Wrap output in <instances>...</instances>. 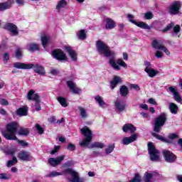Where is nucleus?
I'll return each mask as SVG.
<instances>
[{
	"label": "nucleus",
	"mask_w": 182,
	"mask_h": 182,
	"mask_svg": "<svg viewBox=\"0 0 182 182\" xmlns=\"http://www.w3.org/2000/svg\"><path fill=\"white\" fill-rule=\"evenodd\" d=\"M77 36L80 41H85V39H86L87 38L86 30L85 29L80 30L77 33Z\"/></svg>",
	"instance_id": "nucleus-37"
},
{
	"label": "nucleus",
	"mask_w": 182,
	"mask_h": 182,
	"mask_svg": "<svg viewBox=\"0 0 182 182\" xmlns=\"http://www.w3.org/2000/svg\"><path fill=\"white\" fill-rule=\"evenodd\" d=\"M57 100L63 107H68V106H69V102H68L66 98L63 97H58Z\"/></svg>",
	"instance_id": "nucleus-36"
},
{
	"label": "nucleus",
	"mask_w": 182,
	"mask_h": 182,
	"mask_svg": "<svg viewBox=\"0 0 182 182\" xmlns=\"http://www.w3.org/2000/svg\"><path fill=\"white\" fill-rule=\"evenodd\" d=\"M105 22V29H107V31H110L116 28V22L113 19L110 18H107Z\"/></svg>",
	"instance_id": "nucleus-25"
},
{
	"label": "nucleus",
	"mask_w": 182,
	"mask_h": 182,
	"mask_svg": "<svg viewBox=\"0 0 182 182\" xmlns=\"http://www.w3.org/2000/svg\"><path fill=\"white\" fill-rule=\"evenodd\" d=\"M0 105H1V106H9V102L5 98H1L0 99Z\"/></svg>",
	"instance_id": "nucleus-50"
},
{
	"label": "nucleus",
	"mask_w": 182,
	"mask_h": 182,
	"mask_svg": "<svg viewBox=\"0 0 182 182\" xmlns=\"http://www.w3.org/2000/svg\"><path fill=\"white\" fill-rule=\"evenodd\" d=\"M95 99L101 107H103V106H105V105H106V102L105 101H103V99L100 95L96 96L95 97Z\"/></svg>",
	"instance_id": "nucleus-41"
},
{
	"label": "nucleus",
	"mask_w": 182,
	"mask_h": 182,
	"mask_svg": "<svg viewBox=\"0 0 182 182\" xmlns=\"http://www.w3.org/2000/svg\"><path fill=\"white\" fill-rule=\"evenodd\" d=\"M28 50H29V52H36V50H40L39 45L31 43L28 45Z\"/></svg>",
	"instance_id": "nucleus-35"
},
{
	"label": "nucleus",
	"mask_w": 182,
	"mask_h": 182,
	"mask_svg": "<svg viewBox=\"0 0 182 182\" xmlns=\"http://www.w3.org/2000/svg\"><path fill=\"white\" fill-rule=\"evenodd\" d=\"M169 110L172 114H177L178 112V106L173 102L169 103Z\"/></svg>",
	"instance_id": "nucleus-34"
},
{
	"label": "nucleus",
	"mask_w": 182,
	"mask_h": 182,
	"mask_svg": "<svg viewBox=\"0 0 182 182\" xmlns=\"http://www.w3.org/2000/svg\"><path fill=\"white\" fill-rule=\"evenodd\" d=\"M139 107L141 109H143L144 110H147L149 109V105H147L146 104H141L139 105Z\"/></svg>",
	"instance_id": "nucleus-60"
},
{
	"label": "nucleus",
	"mask_w": 182,
	"mask_h": 182,
	"mask_svg": "<svg viewBox=\"0 0 182 182\" xmlns=\"http://www.w3.org/2000/svg\"><path fill=\"white\" fill-rule=\"evenodd\" d=\"M65 50L68 53L70 58L73 60V62L77 61V53L76 50H73V48L70 46H65L64 47Z\"/></svg>",
	"instance_id": "nucleus-17"
},
{
	"label": "nucleus",
	"mask_w": 182,
	"mask_h": 182,
	"mask_svg": "<svg viewBox=\"0 0 182 182\" xmlns=\"http://www.w3.org/2000/svg\"><path fill=\"white\" fill-rule=\"evenodd\" d=\"M148 103H150V105H157V102H156V100L153 98H149L148 100Z\"/></svg>",
	"instance_id": "nucleus-62"
},
{
	"label": "nucleus",
	"mask_w": 182,
	"mask_h": 182,
	"mask_svg": "<svg viewBox=\"0 0 182 182\" xmlns=\"http://www.w3.org/2000/svg\"><path fill=\"white\" fill-rule=\"evenodd\" d=\"M114 150V144L109 145L108 147L105 149L106 154H110Z\"/></svg>",
	"instance_id": "nucleus-46"
},
{
	"label": "nucleus",
	"mask_w": 182,
	"mask_h": 182,
	"mask_svg": "<svg viewBox=\"0 0 182 182\" xmlns=\"http://www.w3.org/2000/svg\"><path fill=\"white\" fill-rule=\"evenodd\" d=\"M80 132L81 134L85 136V138L82 139V141L80 142V146H81V147H86L90 144L92 139H93V134L87 127H84L82 128Z\"/></svg>",
	"instance_id": "nucleus-3"
},
{
	"label": "nucleus",
	"mask_w": 182,
	"mask_h": 182,
	"mask_svg": "<svg viewBox=\"0 0 182 182\" xmlns=\"http://www.w3.org/2000/svg\"><path fill=\"white\" fill-rule=\"evenodd\" d=\"M63 174H70V176H72L73 179L72 182H85L86 179L85 178H80L79 177V175L77 174V172L75 171L73 169L70 168H68L63 171Z\"/></svg>",
	"instance_id": "nucleus-9"
},
{
	"label": "nucleus",
	"mask_w": 182,
	"mask_h": 182,
	"mask_svg": "<svg viewBox=\"0 0 182 182\" xmlns=\"http://www.w3.org/2000/svg\"><path fill=\"white\" fill-rule=\"evenodd\" d=\"M14 68H16V69H32V63H19L16 62L14 64Z\"/></svg>",
	"instance_id": "nucleus-23"
},
{
	"label": "nucleus",
	"mask_w": 182,
	"mask_h": 182,
	"mask_svg": "<svg viewBox=\"0 0 182 182\" xmlns=\"http://www.w3.org/2000/svg\"><path fill=\"white\" fill-rule=\"evenodd\" d=\"M109 64L114 69V70H120V66L122 68H127V64L121 58H119L117 61L114 57L109 59Z\"/></svg>",
	"instance_id": "nucleus-8"
},
{
	"label": "nucleus",
	"mask_w": 182,
	"mask_h": 182,
	"mask_svg": "<svg viewBox=\"0 0 182 182\" xmlns=\"http://www.w3.org/2000/svg\"><path fill=\"white\" fill-rule=\"evenodd\" d=\"M62 174H63L62 173L56 172L54 171L50 173L49 177H58V176H62Z\"/></svg>",
	"instance_id": "nucleus-52"
},
{
	"label": "nucleus",
	"mask_w": 182,
	"mask_h": 182,
	"mask_svg": "<svg viewBox=\"0 0 182 182\" xmlns=\"http://www.w3.org/2000/svg\"><path fill=\"white\" fill-rule=\"evenodd\" d=\"M180 9H181V1H176L169 7L168 13L170 15H178L180 14Z\"/></svg>",
	"instance_id": "nucleus-11"
},
{
	"label": "nucleus",
	"mask_w": 182,
	"mask_h": 182,
	"mask_svg": "<svg viewBox=\"0 0 182 182\" xmlns=\"http://www.w3.org/2000/svg\"><path fill=\"white\" fill-rule=\"evenodd\" d=\"M166 122H167V114L163 112L155 119L154 132H155V133H160V132H161L162 126H164Z\"/></svg>",
	"instance_id": "nucleus-4"
},
{
	"label": "nucleus",
	"mask_w": 182,
	"mask_h": 182,
	"mask_svg": "<svg viewBox=\"0 0 182 182\" xmlns=\"http://www.w3.org/2000/svg\"><path fill=\"white\" fill-rule=\"evenodd\" d=\"M122 130L124 133H127V132H130L133 134L137 130V128L133 125V124H125L122 127Z\"/></svg>",
	"instance_id": "nucleus-24"
},
{
	"label": "nucleus",
	"mask_w": 182,
	"mask_h": 182,
	"mask_svg": "<svg viewBox=\"0 0 182 182\" xmlns=\"http://www.w3.org/2000/svg\"><path fill=\"white\" fill-rule=\"evenodd\" d=\"M78 109L80 112V116L82 119H86L87 117V114L86 113V109L82 107H78Z\"/></svg>",
	"instance_id": "nucleus-43"
},
{
	"label": "nucleus",
	"mask_w": 182,
	"mask_h": 182,
	"mask_svg": "<svg viewBox=\"0 0 182 182\" xmlns=\"http://www.w3.org/2000/svg\"><path fill=\"white\" fill-rule=\"evenodd\" d=\"M14 4L15 1L14 0L0 3V12H4V11H6V9H11L12 5Z\"/></svg>",
	"instance_id": "nucleus-21"
},
{
	"label": "nucleus",
	"mask_w": 182,
	"mask_h": 182,
	"mask_svg": "<svg viewBox=\"0 0 182 182\" xmlns=\"http://www.w3.org/2000/svg\"><path fill=\"white\" fill-rule=\"evenodd\" d=\"M155 56H156V58L160 59L161 58H163V53H161L160 51H156Z\"/></svg>",
	"instance_id": "nucleus-61"
},
{
	"label": "nucleus",
	"mask_w": 182,
	"mask_h": 182,
	"mask_svg": "<svg viewBox=\"0 0 182 182\" xmlns=\"http://www.w3.org/2000/svg\"><path fill=\"white\" fill-rule=\"evenodd\" d=\"M65 166H67V167H72V166H73V161H68L65 163Z\"/></svg>",
	"instance_id": "nucleus-63"
},
{
	"label": "nucleus",
	"mask_w": 182,
	"mask_h": 182,
	"mask_svg": "<svg viewBox=\"0 0 182 182\" xmlns=\"http://www.w3.org/2000/svg\"><path fill=\"white\" fill-rule=\"evenodd\" d=\"M91 147L92 149L97 148V149H103L105 147V144L102 142H94L92 145Z\"/></svg>",
	"instance_id": "nucleus-42"
},
{
	"label": "nucleus",
	"mask_w": 182,
	"mask_h": 182,
	"mask_svg": "<svg viewBox=\"0 0 182 182\" xmlns=\"http://www.w3.org/2000/svg\"><path fill=\"white\" fill-rule=\"evenodd\" d=\"M127 18L128 19H129V22H131L132 23H134V25H136V26L141 28V29H148V30L150 29V26L144 23V21L137 22L136 21V20H133V18H134L133 15L128 14Z\"/></svg>",
	"instance_id": "nucleus-13"
},
{
	"label": "nucleus",
	"mask_w": 182,
	"mask_h": 182,
	"mask_svg": "<svg viewBox=\"0 0 182 182\" xmlns=\"http://www.w3.org/2000/svg\"><path fill=\"white\" fill-rule=\"evenodd\" d=\"M156 176H159V173H157L156 171H152L151 173H149L146 171L144 173V181L150 182L151 181V178H153Z\"/></svg>",
	"instance_id": "nucleus-27"
},
{
	"label": "nucleus",
	"mask_w": 182,
	"mask_h": 182,
	"mask_svg": "<svg viewBox=\"0 0 182 182\" xmlns=\"http://www.w3.org/2000/svg\"><path fill=\"white\" fill-rule=\"evenodd\" d=\"M51 56L53 59H55V60H58V62H68V60H69L65 51L60 48L53 50L51 51Z\"/></svg>",
	"instance_id": "nucleus-6"
},
{
	"label": "nucleus",
	"mask_w": 182,
	"mask_h": 182,
	"mask_svg": "<svg viewBox=\"0 0 182 182\" xmlns=\"http://www.w3.org/2000/svg\"><path fill=\"white\" fill-rule=\"evenodd\" d=\"M18 163V159H16V156H13L12 160H9L7 162V167H12V166H15Z\"/></svg>",
	"instance_id": "nucleus-40"
},
{
	"label": "nucleus",
	"mask_w": 182,
	"mask_h": 182,
	"mask_svg": "<svg viewBox=\"0 0 182 182\" xmlns=\"http://www.w3.org/2000/svg\"><path fill=\"white\" fill-rule=\"evenodd\" d=\"M152 46L154 48V49H159V50H163L166 55L168 56L170 55V51L167 48L160 43H159V41L157 40H154L152 41Z\"/></svg>",
	"instance_id": "nucleus-20"
},
{
	"label": "nucleus",
	"mask_w": 182,
	"mask_h": 182,
	"mask_svg": "<svg viewBox=\"0 0 182 182\" xmlns=\"http://www.w3.org/2000/svg\"><path fill=\"white\" fill-rule=\"evenodd\" d=\"M152 136H153V137H155V139H157V140H160L163 143H167V144H171V143H173V141H171V140H168L167 138H166L159 134H156V132H153Z\"/></svg>",
	"instance_id": "nucleus-28"
},
{
	"label": "nucleus",
	"mask_w": 182,
	"mask_h": 182,
	"mask_svg": "<svg viewBox=\"0 0 182 182\" xmlns=\"http://www.w3.org/2000/svg\"><path fill=\"white\" fill-rule=\"evenodd\" d=\"M144 72L147 73L149 77H154L155 76H157V75H159V70H154L151 68H145Z\"/></svg>",
	"instance_id": "nucleus-30"
},
{
	"label": "nucleus",
	"mask_w": 182,
	"mask_h": 182,
	"mask_svg": "<svg viewBox=\"0 0 182 182\" xmlns=\"http://www.w3.org/2000/svg\"><path fill=\"white\" fill-rule=\"evenodd\" d=\"M168 139H170L171 140H174L176 139H178V135L177 134H168Z\"/></svg>",
	"instance_id": "nucleus-53"
},
{
	"label": "nucleus",
	"mask_w": 182,
	"mask_h": 182,
	"mask_svg": "<svg viewBox=\"0 0 182 182\" xmlns=\"http://www.w3.org/2000/svg\"><path fill=\"white\" fill-rule=\"evenodd\" d=\"M11 56L9 55V54L8 53H5L4 54V60H6V62H8V60H9Z\"/></svg>",
	"instance_id": "nucleus-57"
},
{
	"label": "nucleus",
	"mask_w": 182,
	"mask_h": 182,
	"mask_svg": "<svg viewBox=\"0 0 182 182\" xmlns=\"http://www.w3.org/2000/svg\"><path fill=\"white\" fill-rule=\"evenodd\" d=\"M137 140V134H134L131 135L129 137H124L122 140V144L124 146H128V144H130V143H133L134 141H136Z\"/></svg>",
	"instance_id": "nucleus-22"
},
{
	"label": "nucleus",
	"mask_w": 182,
	"mask_h": 182,
	"mask_svg": "<svg viewBox=\"0 0 182 182\" xmlns=\"http://www.w3.org/2000/svg\"><path fill=\"white\" fill-rule=\"evenodd\" d=\"M63 160H65V155H62L57 158H50L48 159V162L52 167H56V166L60 164Z\"/></svg>",
	"instance_id": "nucleus-18"
},
{
	"label": "nucleus",
	"mask_w": 182,
	"mask_h": 182,
	"mask_svg": "<svg viewBox=\"0 0 182 182\" xmlns=\"http://www.w3.org/2000/svg\"><path fill=\"white\" fill-rule=\"evenodd\" d=\"M115 105V107L117 109H118V112H124V110H126V104L121 102L119 101H116L114 102Z\"/></svg>",
	"instance_id": "nucleus-32"
},
{
	"label": "nucleus",
	"mask_w": 182,
	"mask_h": 182,
	"mask_svg": "<svg viewBox=\"0 0 182 182\" xmlns=\"http://www.w3.org/2000/svg\"><path fill=\"white\" fill-rule=\"evenodd\" d=\"M29 133H31L29 129L25 127H21L17 132V134H18V136H23L24 137L29 136Z\"/></svg>",
	"instance_id": "nucleus-33"
},
{
	"label": "nucleus",
	"mask_w": 182,
	"mask_h": 182,
	"mask_svg": "<svg viewBox=\"0 0 182 182\" xmlns=\"http://www.w3.org/2000/svg\"><path fill=\"white\" fill-rule=\"evenodd\" d=\"M173 26H174V23L171 22L168 24L166 28L162 30L163 33H166V32H168V31H171L173 29Z\"/></svg>",
	"instance_id": "nucleus-44"
},
{
	"label": "nucleus",
	"mask_w": 182,
	"mask_h": 182,
	"mask_svg": "<svg viewBox=\"0 0 182 182\" xmlns=\"http://www.w3.org/2000/svg\"><path fill=\"white\" fill-rule=\"evenodd\" d=\"M36 129L38 133V134H43L45 130L41 127L39 124H36Z\"/></svg>",
	"instance_id": "nucleus-47"
},
{
	"label": "nucleus",
	"mask_w": 182,
	"mask_h": 182,
	"mask_svg": "<svg viewBox=\"0 0 182 182\" xmlns=\"http://www.w3.org/2000/svg\"><path fill=\"white\" fill-rule=\"evenodd\" d=\"M66 6H68V2L66 1V0H60L58 1L56 6V9L58 11H60L62 8H66Z\"/></svg>",
	"instance_id": "nucleus-38"
},
{
	"label": "nucleus",
	"mask_w": 182,
	"mask_h": 182,
	"mask_svg": "<svg viewBox=\"0 0 182 182\" xmlns=\"http://www.w3.org/2000/svg\"><path fill=\"white\" fill-rule=\"evenodd\" d=\"M129 93V87L126 85H122L119 88V95L122 97H126Z\"/></svg>",
	"instance_id": "nucleus-31"
},
{
	"label": "nucleus",
	"mask_w": 182,
	"mask_h": 182,
	"mask_svg": "<svg viewBox=\"0 0 182 182\" xmlns=\"http://www.w3.org/2000/svg\"><path fill=\"white\" fill-rule=\"evenodd\" d=\"M168 90L172 93L174 100L178 103H181V95H180V92H178V90L176 89L173 86H171L168 87Z\"/></svg>",
	"instance_id": "nucleus-19"
},
{
	"label": "nucleus",
	"mask_w": 182,
	"mask_h": 182,
	"mask_svg": "<svg viewBox=\"0 0 182 182\" xmlns=\"http://www.w3.org/2000/svg\"><path fill=\"white\" fill-rule=\"evenodd\" d=\"M0 114H1L2 116H6L8 114V112H6V110H5V109L1 108Z\"/></svg>",
	"instance_id": "nucleus-59"
},
{
	"label": "nucleus",
	"mask_w": 182,
	"mask_h": 182,
	"mask_svg": "<svg viewBox=\"0 0 182 182\" xmlns=\"http://www.w3.org/2000/svg\"><path fill=\"white\" fill-rule=\"evenodd\" d=\"M27 99L28 100H31L36 102L34 106L36 107V112H39V110L42 109L41 107V96L39 95V94L35 93L34 90H30L28 92Z\"/></svg>",
	"instance_id": "nucleus-5"
},
{
	"label": "nucleus",
	"mask_w": 182,
	"mask_h": 182,
	"mask_svg": "<svg viewBox=\"0 0 182 182\" xmlns=\"http://www.w3.org/2000/svg\"><path fill=\"white\" fill-rule=\"evenodd\" d=\"M148 153L149 154L151 161H160V151L156 149V146L153 144V142L148 143Z\"/></svg>",
	"instance_id": "nucleus-7"
},
{
	"label": "nucleus",
	"mask_w": 182,
	"mask_h": 182,
	"mask_svg": "<svg viewBox=\"0 0 182 182\" xmlns=\"http://www.w3.org/2000/svg\"><path fill=\"white\" fill-rule=\"evenodd\" d=\"M16 114L19 117H22L23 116H28V107L23 106L20 108H18L16 111Z\"/></svg>",
	"instance_id": "nucleus-26"
},
{
	"label": "nucleus",
	"mask_w": 182,
	"mask_h": 182,
	"mask_svg": "<svg viewBox=\"0 0 182 182\" xmlns=\"http://www.w3.org/2000/svg\"><path fill=\"white\" fill-rule=\"evenodd\" d=\"M131 87L132 89H134V90H140V87L137 84H132Z\"/></svg>",
	"instance_id": "nucleus-58"
},
{
	"label": "nucleus",
	"mask_w": 182,
	"mask_h": 182,
	"mask_svg": "<svg viewBox=\"0 0 182 182\" xmlns=\"http://www.w3.org/2000/svg\"><path fill=\"white\" fill-rule=\"evenodd\" d=\"M15 56L17 59H21V58H22V50H21V48H18L16 50Z\"/></svg>",
	"instance_id": "nucleus-49"
},
{
	"label": "nucleus",
	"mask_w": 182,
	"mask_h": 182,
	"mask_svg": "<svg viewBox=\"0 0 182 182\" xmlns=\"http://www.w3.org/2000/svg\"><path fill=\"white\" fill-rule=\"evenodd\" d=\"M162 154L166 163H176L177 156H176V154H174L173 152L170 151L169 150H164Z\"/></svg>",
	"instance_id": "nucleus-12"
},
{
	"label": "nucleus",
	"mask_w": 182,
	"mask_h": 182,
	"mask_svg": "<svg viewBox=\"0 0 182 182\" xmlns=\"http://www.w3.org/2000/svg\"><path fill=\"white\" fill-rule=\"evenodd\" d=\"M0 180H9V177L5 173H0Z\"/></svg>",
	"instance_id": "nucleus-56"
},
{
	"label": "nucleus",
	"mask_w": 182,
	"mask_h": 182,
	"mask_svg": "<svg viewBox=\"0 0 182 182\" xmlns=\"http://www.w3.org/2000/svg\"><path fill=\"white\" fill-rule=\"evenodd\" d=\"M144 65L146 66V68H150L151 66V63L149 61H144Z\"/></svg>",
	"instance_id": "nucleus-64"
},
{
	"label": "nucleus",
	"mask_w": 182,
	"mask_h": 182,
	"mask_svg": "<svg viewBox=\"0 0 182 182\" xmlns=\"http://www.w3.org/2000/svg\"><path fill=\"white\" fill-rule=\"evenodd\" d=\"M18 159L21 160V161H32L33 160V156L31 155V153L27 151H21L18 154Z\"/></svg>",
	"instance_id": "nucleus-15"
},
{
	"label": "nucleus",
	"mask_w": 182,
	"mask_h": 182,
	"mask_svg": "<svg viewBox=\"0 0 182 182\" xmlns=\"http://www.w3.org/2000/svg\"><path fill=\"white\" fill-rule=\"evenodd\" d=\"M96 48L98 53L100 55H104L105 58H112L115 55L114 51H112L110 47L101 40L97 41Z\"/></svg>",
	"instance_id": "nucleus-2"
},
{
	"label": "nucleus",
	"mask_w": 182,
	"mask_h": 182,
	"mask_svg": "<svg viewBox=\"0 0 182 182\" xmlns=\"http://www.w3.org/2000/svg\"><path fill=\"white\" fill-rule=\"evenodd\" d=\"M67 149L70 151H75L76 150V146L72 143L68 144Z\"/></svg>",
	"instance_id": "nucleus-48"
},
{
	"label": "nucleus",
	"mask_w": 182,
	"mask_h": 182,
	"mask_svg": "<svg viewBox=\"0 0 182 182\" xmlns=\"http://www.w3.org/2000/svg\"><path fill=\"white\" fill-rule=\"evenodd\" d=\"M4 28L6 31L10 32L12 36H18V35H19V30L18 29V26L14 24V23H6L4 26Z\"/></svg>",
	"instance_id": "nucleus-10"
},
{
	"label": "nucleus",
	"mask_w": 182,
	"mask_h": 182,
	"mask_svg": "<svg viewBox=\"0 0 182 182\" xmlns=\"http://www.w3.org/2000/svg\"><path fill=\"white\" fill-rule=\"evenodd\" d=\"M49 41H50V38L48 36H41V44L43 48H46L48 46V43H49Z\"/></svg>",
	"instance_id": "nucleus-39"
},
{
	"label": "nucleus",
	"mask_w": 182,
	"mask_h": 182,
	"mask_svg": "<svg viewBox=\"0 0 182 182\" xmlns=\"http://www.w3.org/2000/svg\"><path fill=\"white\" fill-rule=\"evenodd\" d=\"M31 69H33L34 73H37L38 75H40V76H45V75H46V70H45V67L38 63H32Z\"/></svg>",
	"instance_id": "nucleus-16"
},
{
	"label": "nucleus",
	"mask_w": 182,
	"mask_h": 182,
	"mask_svg": "<svg viewBox=\"0 0 182 182\" xmlns=\"http://www.w3.org/2000/svg\"><path fill=\"white\" fill-rule=\"evenodd\" d=\"M173 31L174 32V33H179L180 31H181V27H180V25L178 24H176L173 28Z\"/></svg>",
	"instance_id": "nucleus-51"
},
{
	"label": "nucleus",
	"mask_w": 182,
	"mask_h": 182,
	"mask_svg": "<svg viewBox=\"0 0 182 182\" xmlns=\"http://www.w3.org/2000/svg\"><path fill=\"white\" fill-rule=\"evenodd\" d=\"M122 82L120 77L114 75L112 80L110 82V88L112 90H114L117 87V85Z\"/></svg>",
	"instance_id": "nucleus-29"
},
{
	"label": "nucleus",
	"mask_w": 182,
	"mask_h": 182,
	"mask_svg": "<svg viewBox=\"0 0 182 182\" xmlns=\"http://www.w3.org/2000/svg\"><path fill=\"white\" fill-rule=\"evenodd\" d=\"M66 85L73 95H80L82 92V89L79 88L73 80L66 81Z\"/></svg>",
	"instance_id": "nucleus-14"
},
{
	"label": "nucleus",
	"mask_w": 182,
	"mask_h": 182,
	"mask_svg": "<svg viewBox=\"0 0 182 182\" xmlns=\"http://www.w3.org/2000/svg\"><path fill=\"white\" fill-rule=\"evenodd\" d=\"M59 150H60V146H55L54 149L51 151V154H55V153H58Z\"/></svg>",
	"instance_id": "nucleus-54"
},
{
	"label": "nucleus",
	"mask_w": 182,
	"mask_h": 182,
	"mask_svg": "<svg viewBox=\"0 0 182 182\" xmlns=\"http://www.w3.org/2000/svg\"><path fill=\"white\" fill-rule=\"evenodd\" d=\"M18 127L19 124L16 122H13L6 125V130L1 132V135L6 139V140H16L21 147H28L29 143L18 139L16 133L18 132Z\"/></svg>",
	"instance_id": "nucleus-1"
},
{
	"label": "nucleus",
	"mask_w": 182,
	"mask_h": 182,
	"mask_svg": "<svg viewBox=\"0 0 182 182\" xmlns=\"http://www.w3.org/2000/svg\"><path fill=\"white\" fill-rule=\"evenodd\" d=\"M154 17V15H153V13L151 11H149L144 14V18L146 20L153 19Z\"/></svg>",
	"instance_id": "nucleus-45"
},
{
	"label": "nucleus",
	"mask_w": 182,
	"mask_h": 182,
	"mask_svg": "<svg viewBox=\"0 0 182 182\" xmlns=\"http://www.w3.org/2000/svg\"><path fill=\"white\" fill-rule=\"evenodd\" d=\"M15 1L19 6H23V5H25V0H15Z\"/></svg>",
	"instance_id": "nucleus-55"
}]
</instances>
